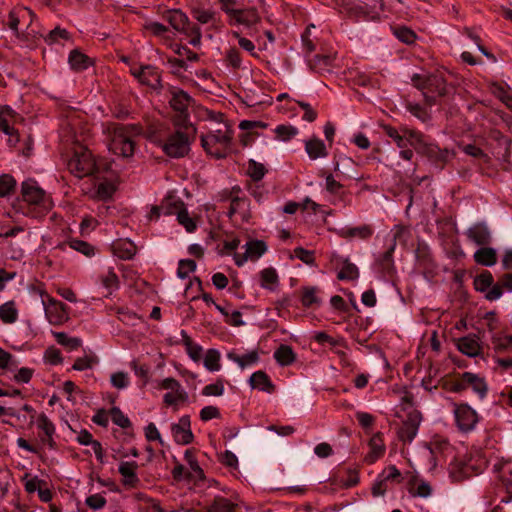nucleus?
Here are the masks:
<instances>
[{"instance_id": "f257e3e1", "label": "nucleus", "mask_w": 512, "mask_h": 512, "mask_svg": "<svg viewBox=\"0 0 512 512\" xmlns=\"http://www.w3.org/2000/svg\"><path fill=\"white\" fill-rule=\"evenodd\" d=\"M233 131L226 123H220L218 128L201 136V144L207 154L217 159L224 158L229 153Z\"/></svg>"}, {"instance_id": "f03ea898", "label": "nucleus", "mask_w": 512, "mask_h": 512, "mask_svg": "<svg viewBox=\"0 0 512 512\" xmlns=\"http://www.w3.org/2000/svg\"><path fill=\"white\" fill-rule=\"evenodd\" d=\"M108 130L110 133L109 150L113 154L123 158L132 157L135 151L133 136L139 133L137 128L134 126L113 124Z\"/></svg>"}, {"instance_id": "7ed1b4c3", "label": "nucleus", "mask_w": 512, "mask_h": 512, "mask_svg": "<svg viewBox=\"0 0 512 512\" xmlns=\"http://www.w3.org/2000/svg\"><path fill=\"white\" fill-rule=\"evenodd\" d=\"M180 130L169 135L162 144L163 151L170 157L180 158L190 151L191 141L196 129L191 124H180Z\"/></svg>"}, {"instance_id": "20e7f679", "label": "nucleus", "mask_w": 512, "mask_h": 512, "mask_svg": "<svg viewBox=\"0 0 512 512\" xmlns=\"http://www.w3.org/2000/svg\"><path fill=\"white\" fill-rule=\"evenodd\" d=\"M413 85L422 91L428 104L435 103L437 97L447 94L446 81L441 74H414Z\"/></svg>"}, {"instance_id": "39448f33", "label": "nucleus", "mask_w": 512, "mask_h": 512, "mask_svg": "<svg viewBox=\"0 0 512 512\" xmlns=\"http://www.w3.org/2000/svg\"><path fill=\"white\" fill-rule=\"evenodd\" d=\"M23 200L32 206L37 216L45 215L53 207L51 198L33 180L22 183Z\"/></svg>"}, {"instance_id": "423d86ee", "label": "nucleus", "mask_w": 512, "mask_h": 512, "mask_svg": "<svg viewBox=\"0 0 512 512\" xmlns=\"http://www.w3.org/2000/svg\"><path fill=\"white\" fill-rule=\"evenodd\" d=\"M95 160L89 150L80 147L68 161V169L76 177L82 178L91 175L95 170Z\"/></svg>"}, {"instance_id": "0eeeda50", "label": "nucleus", "mask_w": 512, "mask_h": 512, "mask_svg": "<svg viewBox=\"0 0 512 512\" xmlns=\"http://www.w3.org/2000/svg\"><path fill=\"white\" fill-rule=\"evenodd\" d=\"M159 389L168 390L163 397V402L168 406H177L188 399V395L182 388L180 382L175 378L168 377L158 384Z\"/></svg>"}, {"instance_id": "6e6552de", "label": "nucleus", "mask_w": 512, "mask_h": 512, "mask_svg": "<svg viewBox=\"0 0 512 512\" xmlns=\"http://www.w3.org/2000/svg\"><path fill=\"white\" fill-rule=\"evenodd\" d=\"M454 416L458 428L463 432L473 430L478 422V415L467 404H454Z\"/></svg>"}, {"instance_id": "1a4fd4ad", "label": "nucleus", "mask_w": 512, "mask_h": 512, "mask_svg": "<svg viewBox=\"0 0 512 512\" xmlns=\"http://www.w3.org/2000/svg\"><path fill=\"white\" fill-rule=\"evenodd\" d=\"M42 302L46 317L51 324L60 325L68 320V308L64 303L50 297H47V302L44 299Z\"/></svg>"}, {"instance_id": "9d476101", "label": "nucleus", "mask_w": 512, "mask_h": 512, "mask_svg": "<svg viewBox=\"0 0 512 512\" xmlns=\"http://www.w3.org/2000/svg\"><path fill=\"white\" fill-rule=\"evenodd\" d=\"M193 104V99L182 90L172 92L170 105L173 110L179 112V116L175 120L176 125L187 124L188 109Z\"/></svg>"}, {"instance_id": "9b49d317", "label": "nucleus", "mask_w": 512, "mask_h": 512, "mask_svg": "<svg viewBox=\"0 0 512 512\" xmlns=\"http://www.w3.org/2000/svg\"><path fill=\"white\" fill-rule=\"evenodd\" d=\"M16 117L17 113L10 107L5 106L0 109V131L8 135V143L11 146H15L19 142L18 131L12 126Z\"/></svg>"}, {"instance_id": "f8f14e48", "label": "nucleus", "mask_w": 512, "mask_h": 512, "mask_svg": "<svg viewBox=\"0 0 512 512\" xmlns=\"http://www.w3.org/2000/svg\"><path fill=\"white\" fill-rule=\"evenodd\" d=\"M421 421L422 415L419 411H412L408 413L407 418L403 421L398 430L399 439L411 442L418 432Z\"/></svg>"}, {"instance_id": "ddd939ff", "label": "nucleus", "mask_w": 512, "mask_h": 512, "mask_svg": "<svg viewBox=\"0 0 512 512\" xmlns=\"http://www.w3.org/2000/svg\"><path fill=\"white\" fill-rule=\"evenodd\" d=\"M267 250V246L264 241L252 240L246 243L244 254H234L235 264L242 266L247 260L255 261L260 258Z\"/></svg>"}, {"instance_id": "4468645a", "label": "nucleus", "mask_w": 512, "mask_h": 512, "mask_svg": "<svg viewBox=\"0 0 512 512\" xmlns=\"http://www.w3.org/2000/svg\"><path fill=\"white\" fill-rule=\"evenodd\" d=\"M36 424L38 429L43 432V434L39 435L41 443L49 449H56L57 444L53 438L56 428L47 415L44 413L39 414L36 419Z\"/></svg>"}, {"instance_id": "2eb2a0df", "label": "nucleus", "mask_w": 512, "mask_h": 512, "mask_svg": "<svg viewBox=\"0 0 512 512\" xmlns=\"http://www.w3.org/2000/svg\"><path fill=\"white\" fill-rule=\"evenodd\" d=\"M171 431L174 440L181 445H187L193 441L191 422L189 416H182L177 423L172 424Z\"/></svg>"}, {"instance_id": "dca6fc26", "label": "nucleus", "mask_w": 512, "mask_h": 512, "mask_svg": "<svg viewBox=\"0 0 512 512\" xmlns=\"http://www.w3.org/2000/svg\"><path fill=\"white\" fill-rule=\"evenodd\" d=\"M331 262L335 266L341 265V269L337 274L339 280H355L359 276L358 268L355 264L351 263L348 258H342L337 254H333Z\"/></svg>"}, {"instance_id": "f3484780", "label": "nucleus", "mask_w": 512, "mask_h": 512, "mask_svg": "<svg viewBox=\"0 0 512 512\" xmlns=\"http://www.w3.org/2000/svg\"><path fill=\"white\" fill-rule=\"evenodd\" d=\"M134 77H136L142 84L152 88L161 86V79L158 71L152 66H144L139 69L131 70Z\"/></svg>"}, {"instance_id": "a211bd4d", "label": "nucleus", "mask_w": 512, "mask_h": 512, "mask_svg": "<svg viewBox=\"0 0 512 512\" xmlns=\"http://www.w3.org/2000/svg\"><path fill=\"white\" fill-rule=\"evenodd\" d=\"M469 240L479 246H486L491 242V233L487 225L477 223L467 230Z\"/></svg>"}, {"instance_id": "6ab92c4d", "label": "nucleus", "mask_w": 512, "mask_h": 512, "mask_svg": "<svg viewBox=\"0 0 512 512\" xmlns=\"http://www.w3.org/2000/svg\"><path fill=\"white\" fill-rule=\"evenodd\" d=\"M502 289L512 292V273L504 274L497 284L493 285L492 288L487 292L485 298L489 301H494L502 296Z\"/></svg>"}, {"instance_id": "aec40b11", "label": "nucleus", "mask_w": 512, "mask_h": 512, "mask_svg": "<svg viewBox=\"0 0 512 512\" xmlns=\"http://www.w3.org/2000/svg\"><path fill=\"white\" fill-rule=\"evenodd\" d=\"M164 18L178 32L185 31L190 24L188 16L179 9L168 10Z\"/></svg>"}, {"instance_id": "412c9836", "label": "nucleus", "mask_w": 512, "mask_h": 512, "mask_svg": "<svg viewBox=\"0 0 512 512\" xmlns=\"http://www.w3.org/2000/svg\"><path fill=\"white\" fill-rule=\"evenodd\" d=\"M32 17H34V13L31 9L27 7H19L9 13L8 25L12 30L18 33L22 30L21 19H31Z\"/></svg>"}, {"instance_id": "4be33fe9", "label": "nucleus", "mask_w": 512, "mask_h": 512, "mask_svg": "<svg viewBox=\"0 0 512 512\" xmlns=\"http://www.w3.org/2000/svg\"><path fill=\"white\" fill-rule=\"evenodd\" d=\"M339 236L344 239L359 238L368 239L373 234V228L369 224H363L358 227L343 228L338 232Z\"/></svg>"}, {"instance_id": "5701e85b", "label": "nucleus", "mask_w": 512, "mask_h": 512, "mask_svg": "<svg viewBox=\"0 0 512 512\" xmlns=\"http://www.w3.org/2000/svg\"><path fill=\"white\" fill-rule=\"evenodd\" d=\"M305 151L312 160L325 158L328 155L325 143L316 137L310 138L305 142Z\"/></svg>"}, {"instance_id": "b1692460", "label": "nucleus", "mask_w": 512, "mask_h": 512, "mask_svg": "<svg viewBox=\"0 0 512 512\" xmlns=\"http://www.w3.org/2000/svg\"><path fill=\"white\" fill-rule=\"evenodd\" d=\"M137 468L138 464L134 461L122 462L120 464L119 473L123 477L124 485L135 487L139 483V478L137 477L136 474Z\"/></svg>"}, {"instance_id": "393cba45", "label": "nucleus", "mask_w": 512, "mask_h": 512, "mask_svg": "<svg viewBox=\"0 0 512 512\" xmlns=\"http://www.w3.org/2000/svg\"><path fill=\"white\" fill-rule=\"evenodd\" d=\"M250 385L254 389L272 393L275 390L274 384L271 382L269 376L263 371H257L250 377Z\"/></svg>"}, {"instance_id": "a878e982", "label": "nucleus", "mask_w": 512, "mask_h": 512, "mask_svg": "<svg viewBox=\"0 0 512 512\" xmlns=\"http://www.w3.org/2000/svg\"><path fill=\"white\" fill-rule=\"evenodd\" d=\"M473 258L477 264L490 267L496 264L497 253L494 248L483 246L474 253Z\"/></svg>"}, {"instance_id": "bb28decb", "label": "nucleus", "mask_w": 512, "mask_h": 512, "mask_svg": "<svg viewBox=\"0 0 512 512\" xmlns=\"http://www.w3.org/2000/svg\"><path fill=\"white\" fill-rule=\"evenodd\" d=\"M459 351L469 357H475L480 353V345L475 336H465L458 340Z\"/></svg>"}, {"instance_id": "cd10ccee", "label": "nucleus", "mask_w": 512, "mask_h": 512, "mask_svg": "<svg viewBox=\"0 0 512 512\" xmlns=\"http://www.w3.org/2000/svg\"><path fill=\"white\" fill-rule=\"evenodd\" d=\"M230 19L237 24L252 26L260 21L259 15L255 10H235Z\"/></svg>"}, {"instance_id": "c85d7f7f", "label": "nucleus", "mask_w": 512, "mask_h": 512, "mask_svg": "<svg viewBox=\"0 0 512 512\" xmlns=\"http://www.w3.org/2000/svg\"><path fill=\"white\" fill-rule=\"evenodd\" d=\"M69 64L73 70L83 71L93 65V60L84 53L75 49L69 54Z\"/></svg>"}, {"instance_id": "c756f323", "label": "nucleus", "mask_w": 512, "mask_h": 512, "mask_svg": "<svg viewBox=\"0 0 512 512\" xmlns=\"http://www.w3.org/2000/svg\"><path fill=\"white\" fill-rule=\"evenodd\" d=\"M114 254L121 259H131L137 251L136 246L129 240H118L112 245Z\"/></svg>"}, {"instance_id": "7c9ffc66", "label": "nucleus", "mask_w": 512, "mask_h": 512, "mask_svg": "<svg viewBox=\"0 0 512 512\" xmlns=\"http://www.w3.org/2000/svg\"><path fill=\"white\" fill-rule=\"evenodd\" d=\"M464 381L467 388L471 387L480 398H484L487 393V384L485 380L471 372H464Z\"/></svg>"}, {"instance_id": "2f4dec72", "label": "nucleus", "mask_w": 512, "mask_h": 512, "mask_svg": "<svg viewBox=\"0 0 512 512\" xmlns=\"http://www.w3.org/2000/svg\"><path fill=\"white\" fill-rule=\"evenodd\" d=\"M370 453L366 459L373 463L379 459L385 452V445L380 433L373 435L369 441Z\"/></svg>"}, {"instance_id": "473e14b6", "label": "nucleus", "mask_w": 512, "mask_h": 512, "mask_svg": "<svg viewBox=\"0 0 512 512\" xmlns=\"http://www.w3.org/2000/svg\"><path fill=\"white\" fill-rule=\"evenodd\" d=\"M227 357L231 361L237 363L242 369L257 363L259 360V354L257 350L250 351L249 353L241 356L235 352H229Z\"/></svg>"}, {"instance_id": "72a5a7b5", "label": "nucleus", "mask_w": 512, "mask_h": 512, "mask_svg": "<svg viewBox=\"0 0 512 512\" xmlns=\"http://www.w3.org/2000/svg\"><path fill=\"white\" fill-rule=\"evenodd\" d=\"M334 59L331 55H316L310 60V68L320 74L330 72Z\"/></svg>"}, {"instance_id": "f704fd0d", "label": "nucleus", "mask_w": 512, "mask_h": 512, "mask_svg": "<svg viewBox=\"0 0 512 512\" xmlns=\"http://www.w3.org/2000/svg\"><path fill=\"white\" fill-rule=\"evenodd\" d=\"M274 358L281 366H288L295 361L296 355L289 345L282 344L274 352Z\"/></svg>"}, {"instance_id": "c9c22d12", "label": "nucleus", "mask_w": 512, "mask_h": 512, "mask_svg": "<svg viewBox=\"0 0 512 512\" xmlns=\"http://www.w3.org/2000/svg\"><path fill=\"white\" fill-rule=\"evenodd\" d=\"M237 504L224 497H216L205 512H236Z\"/></svg>"}, {"instance_id": "e433bc0d", "label": "nucleus", "mask_w": 512, "mask_h": 512, "mask_svg": "<svg viewBox=\"0 0 512 512\" xmlns=\"http://www.w3.org/2000/svg\"><path fill=\"white\" fill-rule=\"evenodd\" d=\"M241 189L239 187H233V189L229 192V196L227 200H230V208L228 211L229 217H232L234 214L238 213L242 206L246 203L245 198L239 197V192Z\"/></svg>"}, {"instance_id": "4c0bfd02", "label": "nucleus", "mask_w": 512, "mask_h": 512, "mask_svg": "<svg viewBox=\"0 0 512 512\" xmlns=\"http://www.w3.org/2000/svg\"><path fill=\"white\" fill-rule=\"evenodd\" d=\"M18 311L13 301H8L0 306V319L7 324L14 323L17 320Z\"/></svg>"}, {"instance_id": "58836bf2", "label": "nucleus", "mask_w": 512, "mask_h": 512, "mask_svg": "<svg viewBox=\"0 0 512 512\" xmlns=\"http://www.w3.org/2000/svg\"><path fill=\"white\" fill-rule=\"evenodd\" d=\"M494 282L493 275L489 271H483L474 279V287L479 292H488L492 288Z\"/></svg>"}, {"instance_id": "ea45409f", "label": "nucleus", "mask_w": 512, "mask_h": 512, "mask_svg": "<svg viewBox=\"0 0 512 512\" xmlns=\"http://www.w3.org/2000/svg\"><path fill=\"white\" fill-rule=\"evenodd\" d=\"M53 335L60 345L66 347L69 350H75L82 344L80 338L70 337L64 332H53Z\"/></svg>"}, {"instance_id": "a19ab883", "label": "nucleus", "mask_w": 512, "mask_h": 512, "mask_svg": "<svg viewBox=\"0 0 512 512\" xmlns=\"http://www.w3.org/2000/svg\"><path fill=\"white\" fill-rule=\"evenodd\" d=\"M261 286L273 290L278 284V275L273 268H266L260 273Z\"/></svg>"}, {"instance_id": "79ce46f5", "label": "nucleus", "mask_w": 512, "mask_h": 512, "mask_svg": "<svg viewBox=\"0 0 512 512\" xmlns=\"http://www.w3.org/2000/svg\"><path fill=\"white\" fill-rule=\"evenodd\" d=\"M204 366L209 371H219L220 365V353L216 349H209L204 357Z\"/></svg>"}, {"instance_id": "37998d69", "label": "nucleus", "mask_w": 512, "mask_h": 512, "mask_svg": "<svg viewBox=\"0 0 512 512\" xmlns=\"http://www.w3.org/2000/svg\"><path fill=\"white\" fill-rule=\"evenodd\" d=\"M383 130L388 137H390L391 139H393L396 142V144L399 148L408 147L409 140L405 136V133L403 135H401L396 128H394L390 125H384Z\"/></svg>"}, {"instance_id": "c03bdc74", "label": "nucleus", "mask_w": 512, "mask_h": 512, "mask_svg": "<svg viewBox=\"0 0 512 512\" xmlns=\"http://www.w3.org/2000/svg\"><path fill=\"white\" fill-rule=\"evenodd\" d=\"M183 344L190 358L194 361H199L201 358L202 348L195 344L192 339L183 332Z\"/></svg>"}, {"instance_id": "a18cd8bd", "label": "nucleus", "mask_w": 512, "mask_h": 512, "mask_svg": "<svg viewBox=\"0 0 512 512\" xmlns=\"http://www.w3.org/2000/svg\"><path fill=\"white\" fill-rule=\"evenodd\" d=\"M409 493L413 497H429L432 493V488L428 482L419 481L415 482L413 486L409 489Z\"/></svg>"}, {"instance_id": "49530a36", "label": "nucleus", "mask_w": 512, "mask_h": 512, "mask_svg": "<svg viewBox=\"0 0 512 512\" xmlns=\"http://www.w3.org/2000/svg\"><path fill=\"white\" fill-rule=\"evenodd\" d=\"M274 131L277 139L281 141H288L298 133L297 128L292 125H278Z\"/></svg>"}, {"instance_id": "de8ad7c7", "label": "nucleus", "mask_w": 512, "mask_h": 512, "mask_svg": "<svg viewBox=\"0 0 512 512\" xmlns=\"http://www.w3.org/2000/svg\"><path fill=\"white\" fill-rule=\"evenodd\" d=\"M193 18H195L201 24H207L214 20L215 12L212 10H206L200 7H195L191 10Z\"/></svg>"}, {"instance_id": "09e8293b", "label": "nucleus", "mask_w": 512, "mask_h": 512, "mask_svg": "<svg viewBox=\"0 0 512 512\" xmlns=\"http://www.w3.org/2000/svg\"><path fill=\"white\" fill-rule=\"evenodd\" d=\"M177 220L188 232H193L196 229L195 221L189 216L185 208L177 210Z\"/></svg>"}, {"instance_id": "8fccbe9b", "label": "nucleus", "mask_w": 512, "mask_h": 512, "mask_svg": "<svg viewBox=\"0 0 512 512\" xmlns=\"http://www.w3.org/2000/svg\"><path fill=\"white\" fill-rule=\"evenodd\" d=\"M247 173L254 181H259L264 177L266 169L263 164L250 160Z\"/></svg>"}, {"instance_id": "3c124183", "label": "nucleus", "mask_w": 512, "mask_h": 512, "mask_svg": "<svg viewBox=\"0 0 512 512\" xmlns=\"http://www.w3.org/2000/svg\"><path fill=\"white\" fill-rule=\"evenodd\" d=\"M70 248L81 252L85 256H91L94 255V248L89 243L78 240V239H72L68 242Z\"/></svg>"}, {"instance_id": "603ef678", "label": "nucleus", "mask_w": 512, "mask_h": 512, "mask_svg": "<svg viewBox=\"0 0 512 512\" xmlns=\"http://www.w3.org/2000/svg\"><path fill=\"white\" fill-rule=\"evenodd\" d=\"M395 36L406 44H412L416 40V34L407 27H398L394 30Z\"/></svg>"}, {"instance_id": "864d4df0", "label": "nucleus", "mask_w": 512, "mask_h": 512, "mask_svg": "<svg viewBox=\"0 0 512 512\" xmlns=\"http://www.w3.org/2000/svg\"><path fill=\"white\" fill-rule=\"evenodd\" d=\"M112 421L121 428H128L131 425L130 420L126 417L118 407H113L110 410Z\"/></svg>"}, {"instance_id": "5fc2aeb1", "label": "nucleus", "mask_w": 512, "mask_h": 512, "mask_svg": "<svg viewBox=\"0 0 512 512\" xmlns=\"http://www.w3.org/2000/svg\"><path fill=\"white\" fill-rule=\"evenodd\" d=\"M224 392V384L221 379L217 380L215 383L206 385L202 390V395L210 397V396H221Z\"/></svg>"}, {"instance_id": "6e6d98bb", "label": "nucleus", "mask_w": 512, "mask_h": 512, "mask_svg": "<svg viewBox=\"0 0 512 512\" xmlns=\"http://www.w3.org/2000/svg\"><path fill=\"white\" fill-rule=\"evenodd\" d=\"M196 269V263L191 259L180 260L177 274L180 278L184 279Z\"/></svg>"}, {"instance_id": "4d7b16f0", "label": "nucleus", "mask_w": 512, "mask_h": 512, "mask_svg": "<svg viewBox=\"0 0 512 512\" xmlns=\"http://www.w3.org/2000/svg\"><path fill=\"white\" fill-rule=\"evenodd\" d=\"M316 292L317 290L314 287L304 288L301 298L302 304L306 307H310L313 304H318L319 299L316 295Z\"/></svg>"}, {"instance_id": "13d9d810", "label": "nucleus", "mask_w": 512, "mask_h": 512, "mask_svg": "<svg viewBox=\"0 0 512 512\" xmlns=\"http://www.w3.org/2000/svg\"><path fill=\"white\" fill-rule=\"evenodd\" d=\"M59 39L68 40L69 32L66 29L56 27L55 29L51 30L45 37V41L48 44H53V43L57 42Z\"/></svg>"}, {"instance_id": "bf43d9fd", "label": "nucleus", "mask_w": 512, "mask_h": 512, "mask_svg": "<svg viewBox=\"0 0 512 512\" xmlns=\"http://www.w3.org/2000/svg\"><path fill=\"white\" fill-rule=\"evenodd\" d=\"M181 33H184L186 36L190 38L189 43L193 46H199L201 43V31L200 28L196 25L193 26H186L185 31H181Z\"/></svg>"}, {"instance_id": "052dcab7", "label": "nucleus", "mask_w": 512, "mask_h": 512, "mask_svg": "<svg viewBox=\"0 0 512 512\" xmlns=\"http://www.w3.org/2000/svg\"><path fill=\"white\" fill-rule=\"evenodd\" d=\"M446 387L451 392L460 393L467 389V384L464 381V373H462L459 377L454 378L450 381L446 382Z\"/></svg>"}, {"instance_id": "680f3d73", "label": "nucleus", "mask_w": 512, "mask_h": 512, "mask_svg": "<svg viewBox=\"0 0 512 512\" xmlns=\"http://www.w3.org/2000/svg\"><path fill=\"white\" fill-rule=\"evenodd\" d=\"M185 460L188 462L190 469L195 473V477L202 479L204 477L203 470L199 466L194 453L191 450L185 452Z\"/></svg>"}, {"instance_id": "e2e57ef3", "label": "nucleus", "mask_w": 512, "mask_h": 512, "mask_svg": "<svg viewBox=\"0 0 512 512\" xmlns=\"http://www.w3.org/2000/svg\"><path fill=\"white\" fill-rule=\"evenodd\" d=\"M15 184L16 182L12 176H0V196L8 195L14 189Z\"/></svg>"}, {"instance_id": "0e129e2a", "label": "nucleus", "mask_w": 512, "mask_h": 512, "mask_svg": "<svg viewBox=\"0 0 512 512\" xmlns=\"http://www.w3.org/2000/svg\"><path fill=\"white\" fill-rule=\"evenodd\" d=\"M115 191V187L112 183L102 182L97 187V197L101 200L109 199Z\"/></svg>"}, {"instance_id": "69168bd1", "label": "nucleus", "mask_w": 512, "mask_h": 512, "mask_svg": "<svg viewBox=\"0 0 512 512\" xmlns=\"http://www.w3.org/2000/svg\"><path fill=\"white\" fill-rule=\"evenodd\" d=\"M225 58L227 63L234 69H239L241 67V56L236 48L232 47L228 49Z\"/></svg>"}, {"instance_id": "338daca9", "label": "nucleus", "mask_w": 512, "mask_h": 512, "mask_svg": "<svg viewBox=\"0 0 512 512\" xmlns=\"http://www.w3.org/2000/svg\"><path fill=\"white\" fill-rule=\"evenodd\" d=\"M101 282L109 290L118 288V277L112 270L101 275Z\"/></svg>"}, {"instance_id": "774afa93", "label": "nucleus", "mask_w": 512, "mask_h": 512, "mask_svg": "<svg viewBox=\"0 0 512 512\" xmlns=\"http://www.w3.org/2000/svg\"><path fill=\"white\" fill-rule=\"evenodd\" d=\"M111 383L117 389L126 388L129 384L128 374L122 371L112 374Z\"/></svg>"}]
</instances>
